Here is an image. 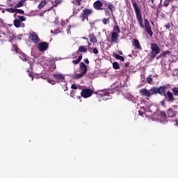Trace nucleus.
<instances>
[{
	"label": "nucleus",
	"mask_w": 178,
	"mask_h": 178,
	"mask_svg": "<svg viewBox=\"0 0 178 178\" xmlns=\"http://www.w3.org/2000/svg\"><path fill=\"white\" fill-rule=\"evenodd\" d=\"M140 109L138 111L140 116H146V118H151L152 112L149 110V103L148 102L140 100Z\"/></svg>",
	"instance_id": "nucleus-1"
},
{
	"label": "nucleus",
	"mask_w": 178,
	"mask_h": 178,
	"mask_svg": "<svg viewBox=\"0 0 178 178\" xmlns=\"http://www.w3.org/2000/svg\"><path fill=\"white\" fill-rule=\"evenodd\" d=\"M95 94L97 95L98 101L99 102L111 99V95H109V91L108 90L96 91Z\"/></svg>",
	"instance_id": "nucleus-2"
},
{
	"label": "nucleus",
	"mask_w": 178,
	"mask_h": 178,
	"mask_svg": "<svg viewBox=\"0 0 178 178\" xmlns=\"http://www.w3.org/2000/svg\"><path fill=\"white\" fill-rule=\"evenodd\" d=\"M133 5H134V8L135 10V13H136V18L138 22V24L142 27V29H144V25H143V16L141 15L140 9L137 6L136 3H134Z\"/></svg>",
	"instance_id": "nucleus-3"
},
{
	"label": "nucleus",
	"mask_w": 178,
	"mask_h": 178,
	"mask_svg": "<svg viewBox=\"0 0 178 178\" xmlns=\"http://www.w3.org/2000/svg\"><path fill=\"white\" fill-rule=\"evenodd\" d=\"M139 94L143 97H147V98H149L152 95H154V88H151L150 90H148L147 88H143L139 90Z\"/></svg>",
	"instance_id": "nucleus-4"
},
{
	"label": "nucleus",
	"mask_w": 178,
	"mask_h": 178,
	"mask_svg": "<svg viewBox=\"0 0 178 178\" xmlns=\"http://www.w3.org/2000/svg\"><path fill=\"white\" fill-rule=\"evenodd\" d=\"M169 87V85H164L163 86H160L159 88H153L154 94H160V95H165V90H168Z\"/></svg>",
	"instance_id": "nucleus-5"
},
{
	"label": "nucleus",
	"mask_w": 178,
	"mask_h": 178,
	"mask_svg": "<svg viewBox=\"0 0 178 178\" xmlns=\"http://www.w3.org/2000/svg\"><path fill=\"white\" fill-rule=\"evenodd\" d=\"M168 115L169 118H174L172 120V122H175L174 125L177 126L178 124V114L177 115V113L173 111V109L170 108L168 111Z\"/></svg>",
	"instance_id": "nucleus-6"
},
{
	"label": "nucleus",
	"mask_w": 178,
	"mask_h": 178,
	"mask_svg": "<svg viewBox=\"0 0 178 178\" xmlns=\"http://www.w3.org/2000/svg\"><path fill=\"white\" fill-rule=\"evenodd\" d=\"M151 55L152 58H155L156 55H158V54L161 52V48H159V47H158V44L155 43H152L151 44Z\"/></svg>",
	"instance_id": "nucleus-7"
},
{
	"label": "nucleus",
	"mask_w": 178,
	"mask_h": 178,
	"mask_svg": "<svg viewBox=\"0 0 178 178\" xmlns=\"http://www.w3.org/2000/svg\"><path fill=\"white\" fill-rule=\"evenodd\" d=\"M94 94V90L90 88H85L81 90V96L83 98H90Z\"/></svg>",
	"instance_id": "nucleus-8"
},
{
	"label": "nucleus",
	"mask_w": 178,
	"mask_h": 178,
	"mask_svg": "<svg viewBox=\"0 0 178 178\" xmlns=\"http://www.w3.org/2000/svg\"><path fill=\"white\" fill-rule=\"evenodd\" d=\"M48 43L45 42H42L38 44V49L39 51H41V52H44V51H47L48 49Z\"/></svg>",
	"instance_id": "nucleus-9"
},
{
	"label": "nucleus",
	"mask_w": 178,
	"mask_h": 178,
	"mask_svg": "<svg viewBox=\"0 0 178 178\" xmlns=\"http://www.w3.org/2000/svg\"><path fill=\"white\" fill-rule=\"evenodd\" d=\"M145 29L147 31V33L151 36L152 37V31L151 30V26H149V22L148 21V19H145Z\"/></svg>",
	"instance_id": "nucleus-10"
},
{
	"label": "nucleus",
	"mask_w": 178,
	"mask_h": 178,
	"mask_svg": "<svg viewBox=\"0 0 178 178\" xmlns=\"http://www.w3.org/2000/svg\"><path fill=\"white\" fill-rule=\"evenodd\" d=\"M15 49L16 52H18L19 56L20 58V59H22V60H27V56H26V54H24V53L21 52L19 50V48H17V46H15Z\"/></svg>",
	"instance_id": "nucleus-11"
},
{
	"label": "nucleus",
	"mask_w": 178,
	"mask_h": 178,
	"mask_svg": "<svg viewBox=\"0 0 178 178\" xmlns=\"http://www.w3.org/2000/svg\"><path fill=\"white\" fill-rule=\"evenodd\" d=\"M13 24L16 29H20V27H24V23L22 22L19 19H15Z\"/></svg>",
	"instance_id": "nucleus-12"
},
{
	"label": "nucleus",
	"mask_w": 178,
	"mask_h": 178,
	"mask_svg": "<svg viewBox=\"0 0 178 178\" xmlns=\"http://www.w3.org/2000/svg\"><path fill=\"white\" fill-rule=\"evenodd\" d=\"M30 38L32 40L33 42H38L40 41L38 35L34 32H30Z\"/></svg>",
	"instance_id": "nucleus-13"
},
{
	"label": "nucleus",
	"mask_w": 178,
	"mask_h": 178,
	"mask_svg": "<svg viewBox=\"0 0 178 178\" xmlns=\"http://www.w3.org/2000/svg\"><path fill=\"white\" fill-rule=\"evenodd\" d=\"M79 67L83 74H86V73H87V66H86V64H84V63H81Z\"/></svg>",
	"instance_id": "nucleus-14"
},
{
	"label": "nucleus",
	"mask_w": 178,
	"mask_h": 178,
	"mask_svg": "<svg viewBox=\"0 0 178 178\" xmlns=\"http://www.w3.org/2000/svg\"><path fill=\"white\" fill-rule=\"evenodd\" d=\"M93 6L95 9H97V10H101V8H102V3L99 1H97L94 3Z\"/></svg>",
	"instance_id": "nucleus-15"
},
{
	"label": "nucleus",
	"mask_w": 178,
	"mask_h": 178,
	"mask_svg": "<svg viewBox=\"0 0 178 178\" xmlns=\"http://www.w3.org/2000/svg\"><path fill=\"white\" fill-rule=\"evenodd\" d=\"M119 40V34L116 33H112L111 34V41L113 42H118V40Z\"/></svg>",
	"instance_id": "nucleus-16"
},
{
	"label": "nucleus",
	"mask_w": 178,
	"mask_h": 178,
	"mask_svg": "<svg viewBox=\"0 0 178 178\" xmlns=\"http://www.w3.org/2000/svg\"><path fill=\"white\" fill-rule=\"evenodd\" d=\"M53 76L56 80H65V76H63L62 74H53Z\"/></svg>",
	"instance_id": "nucleus-17"
},
{
	"label": "nucleus",
	"mask_w": 178,
	"mask_h": 178,
	"mask_svg": "<svg viewBox=\"0 0 178 178\" xmlns=\"http://www.w3.org/2000/svg\"><path fill=\"white\" fill-rule=\"evenodd\" d=\"M88 38L90 39V42H92L93 44L97 42V38L94 34H89Z\"/></svg>",
	"instance_id": "nucleus-18"
},
{
	"label": "nucleus",
	"mask_w": 178,
	"mask_h": 178,
	"mask_svg": "<svg viewBox=\"0 0 178 178\" xmlns=\"http://www.w3.org/2000/svg\"><path fill=\"white\" fill-rule=\"evenodd\" d=\"M167 97L169 101H171V102H173V101H175V97H173V93H172V92H168Z\"/></svg>",
	"instance_id": "nucleus-19"
},
{
	"label": "nucleus",
	"mask_w": 178,
	"mask_h": 178,
	"mask_svg": "<svg viewBox=\"0 0 178 178\" xmlns=\"http://www.w3.org/2000/svg\"><path fill=\"white\" fill-rule=\"evenodd\" d=\"M133 44L134 45V47H136V48H137V49H141V46L140 45V42H138V40H134Z\"/></svg>",
	"instance_id": "nucleus-20"
},
{
	"label": "nucleus",
	"mask_w": 178,
	"mask_h": 178,
	"mask_svg": "<svg viewBox=\"0 0 178 178\" xmlns=\"http://www.w3.org/2000/svg\"><path fill=\"white\" fill-rule=\"evenodd\" d=\"M88 49V47L87 46H80L79 48V52H87Z\"/></svg>",
	"instance_id": "nucleus-21"
},
{
	"label": "nucleus",
	"mask_w": 178,
	"mask_h": 178,
	"mask_svg": "<svg viewBox=\"0 0 178 178\" xmlns=\"http://www.w3.org/2000/svg\"><path fill=\"white\" fill-rule=\"evenodd\" d=\"M26 0H21L19 1L17 5L15 6V8H22L24 5V2H26Z\"/></svg>",
	"instance_id": "nucleus-22"
},
{
	"label": "nucleus",
	"mask_w": 178,
	"mask_h": 178,
	"mask_svg": "<svg viewBox=\"0 0 178 178\" xmlns=\"http://www.w3.org/2000/svg\"><path fill=\"white\" fill-rule=\"evenodd\" d=\"M114 58H115V59H118L119 60H121V62H124V58L122 56H120L118 54H114Z\"/></svg>",
	"instance_id": "nucleus-23"
},
{
	"label": "nucleus",
	"mask_w": 178,
	"mask_h": 178,
	"mask_svg": "<svg viewBox=\"0 0 178 178\" xmlns=\"http://www.w3.org/2000/svg\"><path fill=\"white\" fill-rule=\"evenodd\" d=\"M113 33H115L116 34H120V28L119 27V26H114Z\"/></svg>",
	"instance_id": "nucleus-24"
},
{
	"label": "nucleus",
	"mask_w": 178,
	"mask_h": 178,
	"mask_svg": "<svg viewBox=\"0 0 178 178\" xmlns=\"http://www.w3.org/2000/svg\"><path fill=\"white\" fill-rule=\"evenodd\" d=\"M83 13H84L86 16H89L92 13V10L91 9H85L83 10Z\"/></svg>",
	"instance_id": "nucleus-25"
},
{
	"label": "nucleus",
	"mask_w": 178,
	"mask_h": 178,
	"mask_svg": "<svg viewBox=\"0 0 178 178\" xmlns=\"http://www.w3.org/2000/svg\"><path fill=\"white\" fill-rule=\"evenodd\" d=\"M6 12H9V13H16V8H7L6 9Z\"/></svg>",
	"instance_id": "nucleus-26"
},
{
	"label": "nucleus",
	"mask_w": 178,
	"mask_h": 178,
	"mask_svg": "<svg viewBox=\"0 0 178 178\" xmlns=\"http://www.w3.org/2000/svg\"><path fill=\"white\" fill-rule=\"evenodd\" d=\"M84 74H83V72H81V74H76L74 75V79H81V77H83Z\"/></svg>",
	"instance_id": "nucleus-27"
},
{
	"label": "nucleus",
	"mask_w": 178,
	"mask_h": 178,
	"mask_svg": "<svg viewBox=\"0 0 178 178\" xmlns=\"http://www.w3.org/2000/svg\"><path fill=\"white\" fill-rule=\"evenodd\" d=\"M46 5L45 1H42L38 5V8L39 9H42L44 6Z\"/></svg>",
	"instance_id": "nucleus-28"
},
{
	"label": "nucleus",
	"mask_w": 178,
	"mask_h": 178,
	"mask_svg": "<svg viewBox=\"0 0 178 178\" xmlns=\"http://www.w3.org/2000/svg\"><path fill=\"white\" fill-rule=\"evenodd\" d=\"M86 17L87 19V20H88V17H87L86 15V14L84 13H83L81 15V19L82 20V22H84L86 20Z\"/></svg>",
	"instance_id": "nucleus-29"
},
{
	"label": "nucleus",
	"mask_w": 178,
	"mask_h": 178,
	"mask_svg": "<svg viewBox=\"0 0 178 178\" xmlns=\"http://www.w3.org/2000/svg\"><path fill=\"white\" fill-rule=\"evenodd\" d=\"M54 6H57V5H58V3H60V0H52L51 1Z\"/></svg>",
	"instance_id": "nucleus-30"
},
{
	"label": "nucleus",
	"mask_w": 178,
	"mask_h": 178,
	"mask_svg": "<svg viewBox=\"0 0 178 178\" xmlns=\"http://www.w3.org/2000/svg\"><path fill=\"white\" fill-rule=\"evenodd\" d=\"M7 35L10 38V40L16 39V36H15L13 33H8Z\"/></svg>",
	"instance_id": "nucleus-31"
},
{
	"label": "nucleus",
	"mask_w": 178,
	"mask_h": 178,
	"mask_svg": "<svg viewBox=\"0 0 178 178\" xmlns=\"http://www.w3.org/2000/svg\"><path fill=\"white\" fill-rule=\"evenodd\" d=\"M172 91H173L174 95H175V97H177V95H178V88H176V87L173 88Z\"/></svg>",
	"instance_id": "nucleus-32"
},
{
	"label": "nucleus",
	"mask_w": 178,
	"mask_h": 178,
	"mask_svg": "<svg viewBox=\"0 0 178 178\" xmlns=\"http://www.w3.org/2000/svg\"><path fill=\"white\" fill-rule=\"evenodd\" d=\"M169 54H170V52L169 51H163L159 56V58H161V56H165L166 55H169Z\"/></svg>",
	"instance_id": "nucleus-33"
},
{
	"label": "nucleus",
	"mask_w": 178,
	"mask_h": 178,
	"mask_svg": "<svg viewBox=\"0 0 178 178\" xmlns=\"http://www.w3.org/2000/svg\"><path fill=\"white\" fill-rule=\"evenodd\" d=\"M113 69L118 70L119 69V63L115 62L113 63Z\"/></svg>",
	"instance_id": "nucleus-34"
},
{
	"label": "nucleus",
	"mask_w": 178,
	"mask_h": 178,
	"mask_svg": "<svg viewBox=\"0 0 178 178\" xmlns=\"http://www.w3.org/2000/svg\"><path fill=\"white\" fill-rule=\"evenodd\" d=\"M15 12L17 13H19L21 15H24V11L23 10H20V9H17L15 8Z\"/></svg>",
	"instance_id": "nucleus-35"
},
{
	"label": "nucleus",
	"mask_w": 178,
	"mask_h": 178,
	"mask_svg": "<svg viewBox=\"0 0 178 178\" xmlns=\"http://www.w3.org/2000/svg\"><path fill=\"white\" fill-rule=\"evenodd\" d=\"M108 8L110 9L111 12H113V10H115V6L112 4L108 5Z\"/></svg>",
	"instance_id": "nucleus-36"
},
{
	"label": "nucleus",
	"mask_w": 178,
	"mask_h": 178,
	"mask_svg": "<svg viewBox=\"0 0 178 178\" xmlns=\"http://www.w3.org/2000/svg\"><path fill=\"white\" fill-rule=\"evenodd\" d=\"M76 92L74 90H71L70 92V97H72V98H76Z\"/></svg>",
	"instance_id": "nucleus-37"
},
{
	"label": "nucleus",
	"mask_w": 178,
	"mask_h": 178,
	"mask_svg": "<svg viewBox=\"0 0 178 178\" xmlns=\"http://www.w3.org/2000/svg\"><path fill=\"white\" fill-rule=\"evenodd\" d=\"M169 3H170V0H164V6H165V8L169 6Z\"/></svg>",
	"instance_id": "nucleus-38"
},
{
	"label": "nucleus",
	"mask_w": 178,
	"mask_h": 178,
	"mask_svg": "<svg viewBox=\"0 0 178 178\" xmlns=\"http://www.w3.org/2000/svg\"><path fill=\"white\" fill-rule=\"evenodd\" d=\"M18 19L21 22H26V17L24 16H18Z\"/></svg>",
	"instance_id": "nucleus-39"
},
{
	"label": "nucleus",
	"mask_w": 178,
	"mask_h": 178,
	"mask_svg": "<svg viewBox=\"0 0 178 178\" xmlns=\"http://www.w3.org/2000/svg\"><path fill=\"white\" fill-rule=\"evenodd\" d=\"M102 23L104 24H108V23H109V18L106 19V18H104L102 19Z\"/></svg>",
	"instance_id": "nucleus-40"
},
{
	"label": "nucleus",
	"mask_w": 178,
	"mask_h": 178,
	"mask_svg": "<svg viewBox=\"0 0 178 178\" xmlns=\"http://www.w3.org/2000/svg\"><path fill=\"white\" fill-rule=\"evenodd\" d=\"M29 76L31 77V80H32V81L34 80V76H35V75H34V74L32 73L31 72H30L29 73Z\"/></svg>",
	"instance_id": "nucleus-41"
},
{
	"label": "nucleus",
	"mask_w": 178,
	"mask_h": 178,
	"mask_svg": "<svg viewBox=\"0 0 178 178\" xmlns=\"http://www.w3.org/2000/svg\"><path fill=\"white\" fill-rule=\"evenodd\" d=\"M147 81L149 84H152V78L148 77Z\"/></svg>",
	"instance_id": "nucleus-42"
},
{
	"label": "nucleus",
	"mask_w": 178,
	"mask_h": 178,
	"mask_svg": "<svg viewBox=\"0 0 178 178\" xmlns=\"http://www.w3.org/2000/svg\"><path fill=\"white\" fill-rule=\"evenodd\" d=\"M74 3H75L76 5L80 6V5H81V0H75Z\"/></svg>",
	"instance_id": "nucleus-43"
},
{
	"label": "nucleus",
	"mask_w": 178,
	"mask_h": 178,
	"mask_svg": "<svg viewBox=\"0 0 178 178\" xmlns=\"http://www.w3.org/2000/svg\"><path fill=\"white\" fill-rule=\"evenodd\" d=\"M71 88H72V90H77V84L72 85Z\"/></svg>",
	"instance_id": "nucleus-44"
},
{
	"label": "nucleus",
	"mask_w": 178,
	"mask_h": 178,
	"mask_svg": "<svg viewBox=\"0 0 178 178\" xmlns=\"http://www.w3.org/2000/svg\"><path fill=\"white\" fill-rule=\"evenodd\" d=\"M92 51H93V54H95V55L98 54V49L97 48L93 49Z\"/></svg>",
	"instance_id": "nucleus-45"
},
{
	"label": "nucleus",
	"mask_w": 178,
	"mask_h": 178,
	"mask_svg": "<svg viewBox=\"0 0 178 178\" xmlns=\"http://www.w3.org/2000/svg\"><path fill=\"white\" fill-rule=\"evenodd\" d=\"M88 48L89 49V50L90 51H91V49H91L90 47H91V43H90V41L88 40Z\"/></svg>",
	"instance_id": "nucleus-46"
},
{
	"label": "nucleus",
	"mask_w": 178,
	"mask_h": 178,
	"mask_svg": "<svg viewBox=\"0 0 178 178\" xmlns=\"http://www.w3.org/2000/svg\"><path fill=\"white\" fill-rule=\"evenodd\" d=\"M161 116H163V119H166V113H161Z\"/></svg>",
	"instance_id": "nucleus-47"
},
{
	"label": "nucleus",
	"mask_w": 178,
	"mask_h": 178,
	"mask_svg": "<svg viewBox=\"0 0 178 178\" xmlns=\"http://www.w3.org/2000/svg\"><path fill=\"white\" fill-rule=\"evenodd\" d=\"M80 61L77 59L76 60H73V63H74V65H77V63H79Z\"/></svg>",
	"instance_id": "nucleus-48"
},
{
	"label": "nucleus",
	"mask_w": 178,
	"mask_h": 178,
	"mask_svg": "<svg viewBox=\"0 0 178 178\" xmlns=\"http://www.w3.org/2000/svg\"><path fill=\"white\" fill-rule=\"evenodd\" d=\"M48 83H50L52 85L55 84V82L54 81L51 80V79L48 80Z\"/></svg>",
	"instance_id": "nucleus-49"
},
{
	"label": "nucleus",
	"mask_w": 178,
	"mask_h": 178,
	"mask_svg": "<svg viewBox=\"0 0 178 178\" xmlns=\"http://www.w3.org/2000/svg\"><path fill=\"white\" fill-rule=\"evenodd\" d=\"M0 26H3V21L2 19H0Z\"/></svg>",
	"instance_id": "nucleus-50"
},
{
	"label": "nucleus",
	"mask_w": 178,
	"mask_h": 178,
	"mask_svg": "<svg viewBox=\"0 0 178 178\" xmlns=\"http://www.w3.org/2000/svg\"><path fill=\"white\" fill-rule=\"evenodd\" d=\"M81 59H83V56H79V58H78L79 61L80 62V60H81Z\"/></svg>",
	"instance_id": "nucleus-51"
},
{
	"label": "nucleus",
	"mask_w": 178,
	"mask_h": 178,
	"mask_svg": "<svg viewBox=\"0 0 178 178\" xmlns=\"http://www.w3.org/2000/svg\"><path fill=\"white\" fill-rule=\"evenodd\" d=\"M84 62H85V63H90V61H88V59H85L84 60Z\"/></svg>",
	"instance_id": "nucleus-52"
},
{
	"label": "nucleus",
	"mask_w": 178,
	"mask_h": 178,
	"mask_svg": "<svg viewBox=\"0 0 178 178\" xmlns=\"http://www.w3.org/2000/svg\"><path fill=\"white\" fill-rule=\"evenodd\" d=\"M83 40H86V42H88V38H82Z\"/></svg>",
	"instance_id": "nucleus-53"
},
{
	"label": "nucleus",
	"mask_w": 178,
	"mask_h": 178,
	"mask_svg": "<svg viewBox=\"0 0 178 178\" xmlns=\"http://www.w3.org/2000/svg\"><path fill=\"white\" fill-rule=\"evenodd\" d=\"M76 99H79V102H81V97L80 96H78V97H76Z\"/></svg>",
	"instance_id": "nucleus-54"
},
{
	"label": "nucleus",
	"mask_w": 178,
	"mask_h": 178,
	"mask_svg": "<svg viewBox=\"0 0 178 178\" xmlns=\"http://www.w3.org/2000/svg\"><path fill=\"white\" fill-rule=\"evenodd\" d=\"M166 29H170V24L165 25Z\"/></svg>",
	"instance_id": "nucleus-55"
},
{
	"label": "nucleus",
	"mask_w": 178,
	"mask_h": 178,
	"mask_svg": "<svg viewBox=\"0 0 178 178\" xmlns=\"http://www.w3.org/2000/svg\"><path fill=\"white\" fill-rule=\"evenodd\" d=\"M119 55H123V53L122 51H118Z\"/></svg>",
	"instance_id": "nucleus-56"
},
{
	"label": "nucleus",
	"mask_w": 178,
	"mask_h": 178,
	"mask_svg": "<svg viewBox=\"0 0 178 178\" xmlns=\"http://www.w3.org/2000/svg\"><path fill=\"white\" fill-rule=\"evenodd\" d=\"M161 105H163H163H165V102H161Z\"/></svg>",
	"instance_id": "nucleus-57"
},
{
	"label": "nucleus",
	"mask_w": 178,
	"mask_h": 178,
	"mask_svg": "<svg viewBox=\"0 0 178 178\" xmlns=\"http://www.w3.org/2000/svg\"><path fill=\"white\" fill-rule=\"evenodd\" d=\"M79 12V10H77L76 11H75V13H77Z\"/></svg>",
	"instance_id": "nucleus-58"
},
{
	"label": "nucleus",
	"mask_w": 178,
	"mask_h": 178,
	"mask_svg": "<svg viewBox=\"0 0 178 178\" xmlns=\"http://www.w3.org/2000/svg\"><path fill=\"white\" fill-rule=\"evenodd\" d=\"M151 1L152 2V3H154V0H151Z\"/></svg>",
	"instance_id": "nucleus-59"
},
{
	"label": "nucleus",
	"mask_w": 178,
	"mask_h": 178,
	"mask_svg": "<svg viewBox=\"0 0 178 178\" xmlns=\"http://www.w3.org/2000/svg\"><path fill=\"white\" fill-rule=\"evenodd\" d=\"M74 55H76V53L73 54V56H74Z\"/></svg>",
	"instance_id": "nucleus-60"
},
{
	"label": "nucleus",
	"mask_w": 178,
	"mask_h": 178,
	"mask_svg": "<svg viewBox=\"0 0 178 178\" xmlns=\"http://www.w3.org/2000/svg\"><path fill=\"white\" fill-rule=\"evenodd\" d=\"M51 33H54V31H51Z\"/></svg>",
	"instance_id": "nucleus-61"
},
{
	"label": "nucleus",
	"mask_w": 178,
	"mask_h": 178,
	"mask_svg": "<svg viewBox=\"0 0 178 178\" xmlns=\"http://www.w3.org/2000/svg\"><path fill=\"white\" fill-rule=\"evenodd\" d=\"M35 79H37V76H35Z\"/></svg>",
	"instance_id": "nucleus-62"
}]
</instances>
